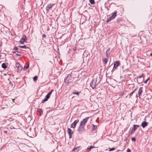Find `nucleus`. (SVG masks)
<instances>
[{
  "mask_svg": "<svg viewBox=\"0 0 152 152\" xmlns=\"http://www.w3.org/2000/svg\"><path fill=\"white\" fill-rule=\"evenodd\" d=\"M150 56H152V52L150 54Z\"/></svg>",
  "mask_w": 152,
  "mask_h": 152,
  "instance_id": "nucleus-43",
  "label": "nucleus"
},
{
  "mask_svg": "<svg viewBox=\"0 0 152 152\" xmlns=\"http://www.w3.org/2000/svg\"><path fill=\"white\" fill-rule=\"evenodd\" d=\"M10 84H11V82L10 81Z\"/></svg>",
  "mask_w": 152,
  "mask_h": 152,
  "instance_id": "nucleus-46",
  "label": "nucleus"
},
{
  "mask_svg": "<svg viewBox=\"0 0 152 152\" xmlns=\"http://www.w3.org/2000/svg\"><path fill=\"white\" fill-rule=\"evenodd\" d=\"M84 126H83L82 125H81L80 124L79 128L77 130V131H78L79 133H80L83 130H84Z\"/></svg>",
  "mask_w": 152,
  "mask_h": 152,
  "instance_id": "nucleus-7",
  "label": "nucleus"
},
{
  "mask_svg": "<svg viewBox=\"0 0 152 152\" xmlns=\"http://www.w3.org/2000/svg\"><path fill=\"white\" fill-rule=\"evenodd\" d=\"M67 131L68 132V133L69 134H73V132L72 130L70 128H68L67 129Z\"/></svg>",
  "mask_w": 152,
  "mask_h": 152,
  "instance_id": "nucleus-15",
  "label": "nucleus"
},
{
  "mask_svg": "<svg viewBox=\"0 0 152 152\" xmlns=\"http://www.w3.org/2000/svg\"><path fill=\"white\" fill-rule=\"evenodd\" d=\"M72 134H69V138H71L72 137Z\"/></svg>",
  "mask_w": 152,
  "mask_h": 152,
  "instance_id": "nucleus-39",
  "label": "nucleus"
},
{
  "mask_svg": "<svg viewBox=\"0 0 152 152\" xmlns=\"http://www.w3.org/2000/svg\"><path fill=\"white\" fill-rule=\"evenodd\" d=\"M4 75H6L5 74H4Z\"/></svg>",
  "mask_w": 152,
  "mask_h": 152,
  "instance_id": "nucleus-49",
  "label": "nucleus"
},
{
  "mask_svg": "<svg viewBox=\"0 0 152 152\" xmlns=\"http://www.w3.org/2000/svg\"><path fill=\"white\" fill-rule=\"evenodd\" d=\"M99 83V82L97 83V78L96 80L93 79L92 82L90 83V86L93 89H94Z\"/></svg>",
  "mask_w": 152,
  "mask_h": 152,
  "instance_id": "nucleus-2",
  "label": "nucleus"
},
{
  "mask_svg": "<svg viewBox=\"0 0 152 152\" xmlns=\"http://www.w3.org/2000/svg\"><path fill=\"white\" fill-rule=\"evenodd\" d=\"M1 66L4 69H6L7 67V65L5 63H3L2 64Z\"/></svg>",
  "mask_w": 152,
  "mask_h": 152,
  "instance_id": "nucleus-17",
  "label": "nucleus"
},
{
  "mask_svg": "<svg viewBox=\"0 0 152 152\" xmlns=\"http://www.w3.org/2000/svg\"><path fill=\"white\" fill-rule=\"evenodd\" d=\"M127 152H131V150L129 148H128L127 150Z\"/></svg>",
  "mask_w": 152,
  "mask_h": 152,
  "instance_id": "nucleus-38",
  "label": "nucleus"
},
{
  "mask_svg": "<svg viewBox=\"0 0 152 152\" xmlns=\"http://www.w3.org/2000/svg\"><path fill=\"white\" fill-rule=\"evenodd\" d=\"M4 133H7V131H4Z\"/></svg>",
  "mask_w": 152,
  "mask_h": 152,
  "instance_id": "nucleus-45",
  "label": "nucleus"
},
{
  "mask_svg": "<svg viewBox=\"0 0 152 152\" xmlns=\"http://www.w3.org/2000/svg\"><path fill=\"white\" fill-rule=\"evenodd\" d=\"M135 131L132 128V129L131 132H129V133H130V134H131L135 132Z\"/></svg>",
  "mask_w": 152,
  "mask_h": 152,
  "instance_id": "nucleus-24",
  "label": "nucleus"
},
{
  "mask_svg": "<svg viewBox=\"0 0 152 152\" xmlns=\"http://www.w3.org/2000/svg\"><path fill=\"white\" fill-rule=\"evenodd\" d=\"M89 2L91 4H94L95 3L94 0H89Z\"/></svg>",
  "mask_w": 152,
  "mask_h": 152,
  "instance_id": "nucleus-23",
  "label": "nucleus"
},
{
  "mask_svg": "<svg viewBox=\"0 0 152 152\" xmlns=\"http://www.w3.org/2000/svg\"><path fill=\"white\" fill-rule=\"evenodd\" d=\"M79 120L78 119L75 120L74 122L71 124L70 127L71 128H75L76 124L79 122Z\"/></svg>",
  "mask_w": 152,
  "mask_h": 152,
  "instance_id": "nucleus-8",
  "label": "nucleus"
},
{
  "mask_svg": "<svg viewBox=\"0 0 152 152\" xmlns=\"http://www.w3.org/2000/svg\"><path fill=\"white\" fill-rule=\"evenodd\" d=\"M0 7L1 8H2V5H0Z\"/></svg>",
  "mask_w": 152,
  "mask_h": 152,
  "instance_id": "nucleus-44",
  "label": "nucleus"
},
{
  "mask_svg": "<svg viewBox=\"0 0 152 152\" xmlns=\"http://www.w3.org/2000/svg\"><path fill=\"white\" fill-rule=\"evenodd\" d=\"M37 76H35L33 77V80L34 81L37 80Z\"/></svg>",
  "mask_w": 152,
  "mask_h": 152,
  "instance_id": "nucleus-29",
  "label": "nucleus"
},
{
  "mask_svg": "<svg viewBox=\"0 0 152 152\" xmlns=\"http://www.w3.org/2000/svg\"><path fill=\"white\" fill-rule=\"evenodd\" d=\"M135 131L132 128V129L131 132H129V133H130V134H131L135 132Z\"/></svg>",
  "mask_w": 152,
  "mask_h": 152,
  "instance_id": "nucleus-25",
  "label": "nucleus"
},
{
  "mask_svg": "<svg viewBox=\"0 0 152 152\" xmlns=\"http://www.w3.org/2000/svg\"><path fill=\"white\" fill-rule=\"evenodd\" d=\"M1 55H0V57H1Z\"/></svg>",
  "mask_w": 152,
  "mask_h": 152,
  "instance_id": "nucleus-48",
  "label": "nucleus"
},
{
  "mask_svg": "<svg viewBox=\"0 0 152 152\" xmlns=\"http://www.w3.org/2000/svg\"><path fill=\"white\" fill-rule=\"evenodd\" d=\"M54 91L53 89H52L50 92L48 93V94L46 96V97L49 98L50 97V95L51 94V93L53 91Z\"/></svg>",
  "mask_w": 152,
  "mask_h": 152,
  "instance_id": "nucleus-14",
  "label": "nucleus"
},
{
  "mask_svg": "<svg viewBox=\"0 0 152 152\" xmlns=\"http://www.w3.org/2000/svg\"><path fill=\"white\" fill-rule=\"evenodd\" d=\"M43 37L44 38L46 37V35L45 34H44L43 35Z\"/></svg>",
  "mask_w": 152,
  "mask_h": 152,
  "instance_id": "nucleus-42",
  "label": "nucleus"
},
{
  "mask_svg": "<svg viewBox=\"0 0 152 152\" xmlns=\"http://www.w3.org/2000/svg\"><path fill=\"white\" fill-rule=\"evenodd\" d=\"M40 111L39 112H40V115H41V112L42 113V110L41 109H39Z\"/></svg>",
  "mask_w": 152,
  "mask_h": 152,
  "instance_id": "nucleus-40",
  "label": "nucleus"
},
{
  "mask_svg": "<svg viewBox=\"0 0 152 152\" xmlns=\"http://www.w3.org/2000/svg\"><path fill=\"white\" fill-rule=\"evenodd\" d=\"M29 66V64H28L27 66H25L23 69V70H26L27 68H28Z\"/></svg>",
  "mask_w": 152,
  "mask_h": 152,
  "instance_id": "nucleus-26",
  "label": "nucleus"
},
{
  "mask_svg": "<svg viewBox=\"0 0 152 152\" xmlns=\"http://www.w3.org/2000/svg\"><path fill=\"white\" fill-rule=\"evenodd\" d=\"M16 66L17 67H18V68H19V66H20V64L18 63H16Z\"/></svg>",
  "mask_w": 152,
  "mask_h": 152,
  "instance_id": "nucleus-34",
  "label": "nucleus"
},
{
  "mask_svg": "<svg viewBox=\"0 0 152 152\" xmlns=\"http://www.w3.org/2000/svg\"><path fill=\"white\" fill-rule=\"evenodd\" d=\"M132 140L133 141H135L136 140V138L134 137H133L132 138Z\"/></svg>",
  "mask_w": 152,
  "mask_h": 152,
  "instance_id": "nucleus-33",
  "label": "nucleus"
},
{
  "mask_svg": "<svg viewBox=\"0 0 152 152\" xmlns=\"http://www.w3.org/2000/svg\"><path fill=\"white\" fill-rule=\"evenodd\" d=\"M145 77V75L144 74H142V75L139 76V77H138V80L139 81H140V80L142 77Z\"/></svg>",
  "mask_w": 152,
  "mask_h": 152,
  "instance_id": "nucleus-21",
  "label": "nucleus"
},
{
  "mask_svg": "<svg viewBox=\"0 0 152 152\" xmlns=\"http://www.w3.org/2000/svg\"><path fill=\"white\" fill-rule=\"evenodd\" d=\"M54 4L50 3L48 4L46 8L47 12H48L50 10H51L52 7L55 5Z\"/></svg>",
  "mask_w": 152,
  "mask_h": 152,
  "instance_id": "nucleus-4",
  "label": "nucleus"
},
{
  "mask_svg": "<svg viewBox=\"0 0 152 152\" xmlns=\"http://www.w3.org/2000/svg\"><path fill=\"white\" fill-rule=\"evenodd\" d=\"M143 88L142 87H141L140 88L139 90L138 91V94L139 96L141 95V94L142 93V89Z\"/></svg>",
  "mask_w": 152,
  "mask_h": 152,
  "instance_id": "nucleus-11",
  "label": "nucleus"
},
{
  "mask_svg": "<svg viewBox=\"0 0 152 152\" xmlns=\"http://www.w3.org/2000/svg\"><path fill=\"white\" fill-rule=\"evenodd\" d=\"M95 148V147H94V146H91L90 147L88 148H87L86 151H87L88 150H90L91 149L93 148Z\"/></svg>",
  "mask_w": 152,
  "mask_h": 152,
  "instance_id": "nucleus-22",
  "label": "nucleus"
},
{
  "mask_svg": "<svg viewBox=\"0 0 152 152\" xmlns=\"http://www.w3.org/2000/svg\"><path fill=\"white\" fill-rule=\"evenodd\" d=\"M147 125L148 124L147 122L143 121L142 123L141 126L143 128H144L147 126Z\"/></svg>",
  "mask_w": 152,
  "mask_h": 152,
  "instance_id": "nucleus-10",
  "label": "nucleus"
},
{
  "mask_svg": "<svg viewBox=\"0 0 152 152\" xmlns=\"http://www.w3.org/2000/svg\"><path fill=\"white\" fill-rule=\"evenodd\" d=\"M76 150H77V148H74L72 150V152H74L75 151H76Z\"/></svg>",
  "mask_w": 152,
  "mask_h": 152,
  "instance_id": "nucleus-35",
  "label": "nucleus"
},
{
  "mask_svg": "<svg viewBox=\"0 0 152 152\" xmlns=\"http://www.w3.org/2000/svg\"><path fill=\"white\" fill-rule=\"evenodd\" d=\"M26 0H25V1Z\"/></svg>",
  "mask_w": 152,
  "mask_h": 152,
  "instance_id": "nucleus-50",
  "label": "nucleus"
},
{
  "mask_svg": "<svg viewBox=\"0 0 152 152\" xmlns=\"http://www.w3.org/2000/svg\"><path fill=\"white\" fill-rule=\"evenodd\" d=\"M18 48L17 47H15L13 50H18Z\"/></svg>",
  "mask_w": 152,
  "mask_h": 152,
  "instance_id": "nucleus-37",
  "label": "nucleus"
},
{
  "mask_svg": "<svg viewBox=\"0 0 152 152\" xmlns=\"http://www.w3.org/2000/svg\"><path fill=\"white\" fill-rule=\"evenodd\" d=\"M13 53H15L16 55L17 56H20L21 55V53L20 52L16 51L15 52H12Z\"/></svg>",
  "mask_w": 152,
  "mask_h": 152,
  "instance_id": "nucleus-12",
  "label": "nucleus"
},
{
  "mask_svg": "<svg viewBox=\"0 0 152 152\" xmlns=\"http://www.w3.org/2000/svg\"><path fill=\"white\" fill-rule=\"evenodd\" d=\"M48 99L49 98L48 97H47L45 96V98L43 100H42V103H44L45 101H47L48 100Z\"/></svg>",
  "mask_w": 152,
  "mask_h": 152,
  "instance_id": "nucleus-20",
  "label": "nucleus"
},
{
  "mask_svg": "<svg viewBox=\"0 0 152 152\" xmlns=\"http://www.w3.org/2000/svg\"><path fill=\"white\" fill-rule=\"evenodd\" d=\"M80 93V92H73L72 93L73 94H76L78 96H79V94Z\"/></svg>",
  "mask_w": 152,
  "mask_h": 152,
  "instance_id": "nucleus-27",
  "label": "nucleus"
},
{
  "mask_svg": "<svg viewBox=\"0 0 152 152\" xmlns=\"http://www.w3.org/2000/svg\"><path fill=\"white\" fill-rule=\"evenodd\" d=\"M19 47L20 48H28V47H26V46L25 45H24V46H19Z\"/></svg>",
  "mask_w": 152,
  "mask_h": 152,
  "instance_id": "nucleus-28",
  "label": "nucleus"
},
{
  "mask_svg": "<svg viewBox=\"0 0 152 152\" xmlns=\"http://www.w3.org/2000/svg\"><path fill=\"white\" fill-rule=\"evenodd\" d=\"M116 13H117V11H115L112 14V15L111 17H109V18H108V19L107 20L106 22H109L111 20H113L114 18H115V16L116 15Z\"/></svg>",
  "mask_w": 152,
  "mask_h": 152,
  "instance_id": "nucleus-3",
  "label": "nucleus"
},
{
  "mask_svg": "<svg viewBox=\"0 0 152 152\" xmlns=\"http://www.w3.org/2000/svg\"><path fill=\"white\" fill-rule=\"evenodd\" d=\"M136 89H135L132 92H131L130 93V96H132V95L134 92L135 91H136Z\"/></svg>",
  "mask_w": 152,
  "mask_h": 152,
  "instance_id": "nucleus-31",
  "label": "nucleus"
},
{
  "mask_svg": "<svg viewBox=\"0 0 152 152\" xmlns=\"http://www.w3.org/2000/svg\"><path fill=\"white\" fill-rule=\"evenodd\" d=\"M119 64L120 61H117L114 62V67L112 71V72L114 70V68H116L118 67V65H119Z\"/></svg>",
  "mask_w": 152,
  "mask_h": 152,
  "instance_id": "nucleus-9",
  "label": "nucleus"
},
{
  "mask_svg": "<svg viewBox=\"0 0 152 152\" xmlns=\"http://www.w3.org/2000/svg\"><path fill=\"white\" fill-rule=\"evenodd\" d=\"M108 2H105L104 4V5H105V6H106V5H107Z\"/></svg>",
  "mask_w": 152,
  "mask_h": 152,
  "instance_id": "nucleus-41",
  "label": "nucleus"
},
{
  "mask_svg": "<svg viewBox=\"0 0 152 152\" xmlns=\"http://www.w3.org/2000/svg\"><path fill=\"white\" fill-rule=\"evenodd\" d=\"M96 126L95 125H93V127L92 129L93 130H95L96 129Z\"/></svg>",
  "mask_w": 152,
  "mask_h": 152,
  "instance_id": "nucleus-30",
  "label": "nucleus"
},
{
  "mask_svg": "<svg viewBox=\"0 0 152 152\" xmlns=\"http://www.w3.org/2000/svg\"><path fill=\"white\" fill-rule=\"evenodd\" d=\"M115 149L114 148H109V151H112L114 150Z\"/></svg>",
  "mask_w": 152,
  "mask_h": 152,
  "instance_id": "nucleus-32",
  "label": "nucleus"
},
{
  "mask_svg": "<svg viewBox=\"0 0 152 152\" xmlns=\"http://www.w3.org/2000/svg\"><path fill=\"white\" fill-rule=\"evenodd\" d=\"M27 39V38L26 36L25 35H23V37H22L21 38L20 41V43L22 44H24V42H26Z\"/></svg>",
  "mask_w": 152,
  "mask_h": 152,
  "instance_id": "nucleus-6",
  "label": "nucleus"
},
{
  "mask_svg": "<svg viewBox=\"0 0 152 152\" xmlns=\"http://www.w3.org/2000/svg\"><path fill=\"white\" fill-rule=\"evenodd\" d=\"M110 48H108L107 50L106 51V56L107 58L109 57V55L110 54Z\"/></svg>",
  "mask_w": 152,
  "mask_h": 152,
  "instance_id": "nucleus-13",
  "label": "nucleus"
},
{
  "mask_svg": "<svg viewBox=\"0 0 152 152\" xmlns=\"http://www.w3.org/2000/svg\"><path fill=\"white\" fill-rule=\"evenodd\" d=\"M149 79V78H148V79L144 82V83H146L148 81V80Z\"/></svg>",
  "mask_w": 152,
  "mask_h": 152,
  "instance_id": "nucleus-36",
  "label": "nucleus"
},
{
  "mask_svg": "<svg viewBox=\"0 0 152 152\" xmlns=\"http://www.w3.org/2000/svg\"><path fill=\"white\" fill-rule=\"evenodd\" d=\"M73 78L72 77L71 75L68 74L67 77H66L64 80V82L66 84H69L73 80Z\"/></svg>",
  "mask_w": 152,
  "mask_h": 152,
  "instance_id": "nucleus-1",
  "label": "nucleus"
},
{
  "mask_svg": "<svg viewBox=\"0 0 152 152\" xmlns=\"http://www.w3.org/2000/svg\"><path fill=\"white\" fill-rule=\"evenodd\" d=\"M137 81L138 82V83L139 84H140L141 83H142L143 81V78H142L140 80V81H139L138 80V77L137 79Z\"/></svg>",
  "mask_w": 152,
  "mask_h": 152,
  "instance_id": "nucleus-19",
  "label": "nucleus"
},
{
  "mask_svg": "<svg viewBox=\"0 0 152 152\" xmlns=\"http://www.w3.org/2000/svg\"><path fill=\"white\" fill-rule=\"evenodd\" d=\"M133 126V127L132 128L133 129H134L135 131L137 129V128H138L139 127V125H134Z\"/></svg>",
  "mask_w": 152,
  "mask_h": 152,
  "instance_id": "nucleus-16",
  "label": "nucleus"
},
{
  "mask_svg": "<svg viewBox=\"0 0 152 152\" xmlns=\"http://www.w3.org/2000/svg\"><path fill=\"white\" fill-rule=\"evenodd\" d=\"M8 80H9L10 81L9 78H8Z\"/></svg>",
  "mask_w": 152,
  "mask_h": 152,
  "instance_id": "nucleus-47",
  "label": "nucleus"
},
{
  "mask_svg": "<svg viewBox=\"0 0 152 152\" xmlns=\"http://www.w3.org/2000/svg\"><path fill=\"white\" fill-rule=\"evenodd\" d=\"M108 59L107 58H105L103 59V62L105 64H106L107 61Z\"/></svg>",
  "mask_w": 152,
  "mask_h": 152,
  "instance_id": "nucleus-18",
  "label": "nucleus"
},
{
  "mask_svg": "<svg viewBox=\"0 0 152 152\" xmlns=\"http://www.w3.org/2000/svg\"><path fill=\"white\" fill-rule=\"evenodd\" d=\"M90 117H88L83 119L82 121H81L80 124L83 126H85L86 123L87 122L88 120L89 119Z\"/></svg>",
  "mask_w": 152,
  "mask_h": 152,
  "instance_id": "nucleus-5",
  "label": "nucleus"
}]
</instances>
